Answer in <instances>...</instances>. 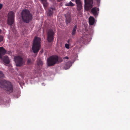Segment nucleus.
Segmentation results:
<instances>
[{
    "mask_svg": "<svg viewBox=\"0 0 130 130\" xmlns=\"http://www.w3.org/2000/svg\"><path fill=\"white\" fill-rule=\"evenodd\" d=\"M41 53H42V52H43L42 50H41Z\"/></svg>",
    "mask_w": 130,
    "mask_h": 130,
    "instance_id": "nucleus-28",
    "label": "nucleus"
},
{
    "mask_svg": "<svg viewBox=\"0 0 130 130\" xmlns=\"http://www.w3.org/2000/svg\"><path fill=\"white\" fill-rule=\"evenodd\" d=\"M58 57L57 56H50L47 59V63L49 66H54L58 61Z\"/></svg>",
    "mask_w": 130,
    "mask_h": 130,
    "instance_id": "nucleus-4",
    "label": "nucleus"
},
{
    "mask_svg": "<svg viewBox=\"0 0 130 130\" xmlns=\"http://www.w3.org/2000/svg\"><path fill=\"white\" fill-rule=\"evenodd\" d=\"M1 30L0 29V34L1 33ZM3 39V37L2 36L0 35V42L2 41Z\"/></svg>",
    "mask_w": 130,
    "mask_h": 130,
    "instance_id": "nucleus-22",
    "label": "nucleus"
},
{
    "mask_svg": "<svg viewBox=\"0 0 130 130\" xmlns=\"http://www.w3.org/2000/svg\"><path fill=\"white\" fill-rule=\"evenodd\" d=\"M14 17V12L12 11H10L8 15V23L9 25H11L13 24Z\"/></svg>",
    "mask_w": 130,
    "mask_h": 130,
    "instance_id": "nucleus-8",
    "label": "nucleus"
},
{
    "mask_svg": "<svg viewBox=\"0 0 130 130\" xmlns=\"http://www.w3.org/2000/svg\"><path fill=\"white\" fill-rule=\"evenodd\" d=\"M77 25H75L73 29L72 34L73 35H74L76 32V30L77 29Z\"/></svg>",
    "mask_w": 130,
    "mask_h": 130,
    "instance_id": "nucleus-15",
    "label": "nucleus"
},
{
    "mask_svg": "<svg viewBox=\"0 0 130 130\" xmlns=\"http://www.w3.org/2000/svg\"><path fill=\"white\" fill-rule=\"evenodd\" d=\"M14 61L17 67H21L24 65L25 63V61L22 57L19 56H14Z\"/></svg>",
    "mask_w": 130,
    "mask_h": 130,
    "instance_id": "nucleus-5",
    "label": "nucleus"
},
{
    "mask_svg": "<svg viewBox=\"0 0 130 130\" xmlns=\"http://www.w3.org/2000/svg\"><path fill=\"white\" fill-rule=\"evenodd\" d=\"M75 2L77 5L82 4L80 0H75Z\"/></svg>",
    "mask_w": 130,
    "mask_h": 130,
    "instance_id": "nucleus-19",
    "label": "nucleus"
},
{
    "mask_svg": "<svg viewBox=\"0 0 130 130\" xmlns=\"http://www.w3.org/2000/svg\"><path fill=\"white\" fill-rule=\"evenodd\" d=\"M89 23L90 25H94L95 22V19L92 17H90L89 18Z\"/></svg>",
    "mask_w": 130,
    "mask_h": 130,
    "instance_id": "nucleus-11",
    "label": "nucleus"
},
{
    "mask_svg": "<svg viewBox=\"0 0 130 130\" xmlns=\"http://www.w3.org/2000/svg\"><path fill=\"white\" fill-rule=\"evenodd\" d=\"M70 68V67L69 66L68 67L67 69H68L69 68Z\"/></svg>",
    "mask_w": 130,
    "mask_h": 130,
    "instance_id": "nucleus-31",
    "label": "nucleus"
},
{
    "mask_svg": "<svg viewBox=\"0 0 130 130\" xmlns=\"http://www.w3.org/2000/svg\"><path fill=\"white\" fill-rule=\"evenodd\" d=\"M93 0H85L84 8L87 11L90 10L93 7Z\"/></svg>",
    "mask_w": 130,
    "mask_h": 130,
    "instance_id": "nucleus-6",
    "label": "nucleus"
},
{
    "mask_svg": "<svg viewBox=\"0 0 130 130\" xmlns=\"http://www.w3.org/2000/svg\"><path fill=\"white\" fill-rule=\"evenodd\" d=\"M82 8V4L77 5V10L79 12L80 14L81 13L80 12V10Z\"/></svg>",
    "mask_w": 130,
    "mask_h": 130,
    "instance_id": "nucleus-14",
    "label": "nucleus"
},
{
    "mask_svg": "<svg viewBox=\"0 0 130 130\" xmlns=\"http://www.w3.org/2000/svg\"><path fill=\"white\" fill-rule=\"evenodd\" d=\"M65 46L67 49H69V45L68 44H65Z\"/></svg>",
    "mask_w": 130,
    "mask_h": 130,
    "instance_id": "nucleus-24",
    "label": "nucleus"
},
{
    "mask_svg": "<svg viewBox=\"0 0 130 130\" xmlns=\"http://www.w3.org/2000/svg\"><path fill=\"white\" fill-rule=\"evenodd\" d=\"M6 53V51L3 47H0V58L2 57V54H5Z\"/></svg>",
    "mask_w": 130,
    "mask_h": 130,
    "instance_id": "nucleus-12",
    "label": "nucleus"
},
{
    "mask_svg": "<svg viewBox=\"0 0 130 130\" xmlns=\"http://www.w3.org/2000/svg\"><path fill=\"white\" fill-rule=\"evenodd\" d=\"M41 65H42V64H43V63L41 61Z\"/></svg>",
    "mask_w": 130,
    "mask_h": 130,
    "instance_id": "nucleus-29",
    "label": "nucleus"
},
{
    "mask_svg": "<svg viewBox=\"0 0 130 130\" xmlns=\"http://www.w3.org/2000/svg\"><path fill=\"white\" fill-rule=\"evenodd\" d=\"M0 87L10 92L13 91V88L11 83L6 80H0Z\"/></svg>",
    "mask_w": 130,
    "mask_h": 130,
    "instance_id": "nucleus-2",
    "label": "nucleus"
},
{
    "mask_svg": "<svg viewBox=\"0 0 130 130\" xmlns=\"http://www.w3.org/2000/svg\"><path fill=\"white\" fill-rule=\"evenodd\" d=\"M97 2L98 3H100V0H96Z\"/></svg>",
    "mask_w": 130,
    "mask_h": 130,
    "instance_id": "nucleus-27",
    "label": "nucleus"
},
{
    "mask_svg": "<svg viewBox=\"0 0 130 130\" xmlns=\"http://www.w3.org/2000/svg\"><path fill=\"white\" fill-rule=\"evenodd\" d=\"M27 63L28 64H30L31 63V60L30 59H28L27 61Z\"/></svg>",
    "mask_w": 130,
    "mask_h": 130,
    "instance_id": "nucleus-23",
    "label": "nucleus"
},
{
    "mask_svg": "<svg viewBox=\"0 0 130 130\" xmlns=\"http://www.w3.org/2000/svg\"><path fill=\"white\" fill-rule=\"evenodd\" d=\"M99 9V8L94 7L92 8L91 10V12L95 17H97L98 14V11Z\"/></svg>",
    "mask_w": 130,
    "mask_h": 130,
    "instance_id": "nucleus-9",
    "label": "nucleus"
},
{
    "mask_svg": "<svg viewBox=\"0 0 130 130\" xmlns=\"http://www.w3.org/2000/svg\"><path fill=\"white\" fill-rule=\"evenodd\" d=\"M4 75L2 72L0 71V77H4Z\"/></svg>",
    "mask_w": 130,
    "mask_h": 130,
    "instance_id": "nucleus-20",
    "label": "nucleus"
},
{
    "mask_svg": "<svg viewBox=\"0 0 130 130\" xmlns=\"http://www.w3.org/2000/svg\"><path fill=\"white\" fill-rule=\"evenodd\" d=\"M69 40L68 41V43H69Z\"/></svg>",
    "mask_w": 130,
    "mask_h": 130,
    "instance_id": "nucleus-32",
    "label": "nucleus"
},
{
    "mask_svg": "<svg viewBox=\"0 0 130 130\" xmlns=\"http://www.w3.org/2000/svg\"><path fill=\"white\" fill-rule=\"evenodd\" d=\"M37 65L40 66L41 65V60L40 59H38V60L37 61Z\"/></svg>",
    "mask_w": 130,
    "mask_h": 130,
    "instance_id": "nucleus-21",
    "label": "nucleus"
},
{
    "mask_svg": "<svg viewBox=\"0 0 130 130\" xmlns=\"http://www.w3.org/2000/svg\"><path fill=\"white\" fill-rule=\"evenodd\" d=\"M2 4H0V9L2 8Z\"/></svg>",
    "mask_w": 130,
    "mask_h": 130,
    "instance_id": "nucleus-26",
    "label": "nucleus"
},
{
    "mask_svg": "<svg viewBox=\"0 0 130 130\" xmlns=\"http://www.w3.org/2000/svg\"><path fill=\"white\" fill-rule=\"evenodd\" d=\"M68 63H67L66 64V66H67V65H68Z\"/></svg>",
    "mask_w": 130,
    "mask_h": 130,
    "instance_id": "nucleus-30",
    "label": "nucleus"
},
{
    "mask_svg": "<svg viewBox=\"0 0 130 130\" xmlns=\"http://www.w3.org/2000/svg\"><path fill=\"white\" fill-rule=\"evenodd\" d=\"M23 21L26 23H28L32 19L31 14L29 10L27 9L23 10L21 13Z\"/></svg>",
    "mask_w": 130,
    "mask_h": 130,
    "instance_id": "nucleus-1",
    "label": "nucleus"
},
{
    "mask_svg": "<svg viewBox=\"0 0 130 130\" xmlns=\"http://www.w3.org/2000/svg\"><path fill=\"white\" fill-rule=\"evenodd\" d=\"M3 60L4 62L6 64H8L10 62L9 59L7 56H5L3 57Z\"/></svg>",
    "mask_w": 130,
    "mask_h": 130,
    "instance_id": "nucleus-13",
    "label": "nucleus"
},
{
    "mask_svg": "<svg viewBox=\"0 0 130 130\" xmlns=\"http://www.w3.org/2000/svg\"><path fill=\"white\" fill-rule=\"evenodd\" d=\"M54 33L53 30L51 29H49L47 32V40L49 42H53Z\"/></svg>",
    "mask_w": 130,
    "mask_h": 130,
    "instance_id": "nucleus-7",
    "label": "nucleus"
},
{
    "mask_svg": "<svg viewBox=\"0 0 130 130\" xmlns=\"http://www.w3.org/2000/svg\"><path fill=\"white\" fill-rule=\"evenodd\" d=\"M63 59H69V57L67 56H66L64 57L63 58Z\"/></svg>",
    "mask_w": 130,
    "mask_h": 130,
    "instance_id": "nucleus-25",
    "label": "nucleus"
},
{
    "mask_svg": "<svg viewBox=\"0 0 130 130\" xmlns=\"http://www.w3.org/2000/svg\"><path fill=\"white\" fill-rule=\"evenodd\" d=\"M67 6H74V5L72 2L70 1L69 3L67 4Z\"/></svg>",
    "mask_w": 130,
    "mask_h": 130,
    "instance_id": "nucleus-18",
    "label": "nucleus"
},
{
    "mask_svg": "<svg viewBox=\"0 0 130 130\" xmlns=\"http://www.w3.org/2000/svg\"><path fill=\"white\" fill-rule=\"evenodd\" d=\"M41 39L40 38L35 37L32 47V50L34 53L37 52L39 50L40 45Z\"/></svg>",
    "mask_w": 130,
    "mask_h": 130,
    "instance_id": "nucleus-3",
    "label": "nucleus"
},
{
    "mask_svg": "<svg viewBox=\"0 0 130 130\" xmlns=\"http://www.w3.org/2000/svg\"><path fill=\"white\" fill-rule=\"evenodd\" d=\"M66 18L65 22L66 25H68L70 23L71 21V18L70 15H65Z\"/></svg>",
    "mask_w": 130,
    "mask_h": 130,
    "instance_id": "nucleus-10",
    "label": "nucleus"
},
{
    "mask_svg": "<svg viewBox=\"0 0 130 130\" xmlns=\"http://www.w3.org/2000/svg\"><path fill=\"white\" fill-rule=\"evenodd\" d=\"M41 2H42L44 7H47V4L46 2V0H41Z\"/></svg>",
    "mask_w": 130,
    "mask_h": 130,
    "instance_id": "nucleus-17",
    "label": "nucleus"
},
{
    "mask_svg": "<svg viewBox=\"0 0 130 130\" xmlns=\"http://www.w3.org/2000/svg\"><path fill=\"white\" fill-rule=\"evenodd\" d=\"M54 9L53 8H51L48 9V15L50 16L52 15L53 13V11Z\"/></svg>",
    "mask_w": 130,
    "mask_h": 130,
    "instance_id": "nucleus-16",
    "label": "nucleus"
}]
</instances>
